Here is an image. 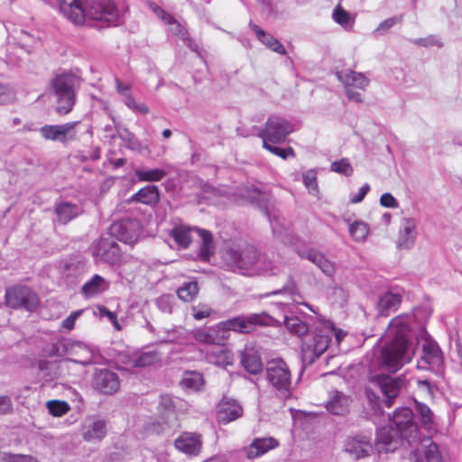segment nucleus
I'll list each match as a JSON object with an SVG mask.
<instances>
[{"mask_svg":"<svg viewBox=\"0 0 462 462\" xmlns=\"http://www.w3.org/2000/svg\"><path fill=\"white\" fill-rule=\"evenodd\" d=\"M412 320L413 316L400 315L390 322L386 329V337L390 340L383 346L379 356V365L383 369L395 373L411 360L414 355L411 343Z\"/></svg>","mask_w":462,"mask_h":462,"instance_id":"f257e3e1","label":"nucleus"},{"mask_svg":"<svg viewBox=\"0 0 462 462\" xmlns=\"http://www.w3.org/2000/svg\"><path fill=\"white\" fill-rule=\"evenodd\" d=\"M414 413L411 409L402 407L397 409L393 416V427H383L377 430L375 448L378 453L395 451L403 439L410 442V439L417 433V424L413 420Z\"/></svg>","mask_w":462,"mask_h":462,"instance_id":"f03ea898","label":"nucleus"},{"mask_svg":"<svg viewBox=\"0 0 462 462\" xmlns=\"http://www.w3.org/2000/svg\"><path fill=\"white\" fill-rule=\"evenodd\" d=\"M405 387L406 382L404 377H392L384 374H377L370 378L368 385L365 388V394L371 402H376L379 400V396L376 394L375 390L378 389L384 398L385 405L391 407L393 400Z\"/></svg>","mask_w":462,"mask_h":462,"instance_id":"7ed1b4c3","label":"nucleus"},{"mask_svg":"<svg viewBox=\"0 0 462 462\" xmlns=\"http://www.w3.org/2000/svg\"><path fill=\"white\" fill-rule=\"evenodd\" d=\"M191 338H194L200 343L222 345L227 338V335H224L222 328H219L218 323L217 326L199 328L191 332H189L182 328H174L167 333L165 341L187 345L189 343Z\"/></svg>","mask_w":462,"mask_h":462,"instance_id":"20e7f679","label":"nucleus"},{"mask_svg":"<svg viewBox=\"0 0 462 462\" xmlns=\"http://www.w3.org/2000/svg\"><path fill=\"white\" fill-rule=\"evenodd\" d=\"M79 78L71 73L57 75L51 82V87L57 97L56 111L60 115L69 114L75 106Z\"/></svg>","mask_w":462,"mask_h":462,"instance_id":"39448f33","label":"nucleus"},{"mask_svg":"<svg viewBox=\"0 0 462 462\" xmlns=\"http://www.w3.org/2000/svg\"><path fill=\"white\" fill-rule=\"evenodd\" d=\"M266 379L278 398L288 400L291 397L293 390L291 373L284 360L275 358L267 362Z\"/></svg>","mask_w":462,"mask_h":462,"instance_id":"423d86ee","label":"nucleus"},{"mask_svg":"<svg viewBox=\"0 0 462 462\" xmlns=\"http://www.w3.org/2000/svg\"><path fill=\"white\" fill-rule=\"evenodd\" d=\"M224 261L232 271H239L243 273H257L263 271L262 256L254 246L248 245L243 250L230 248L224 254Z\"/></svg>","mask_w":462,"mask_h":462,"instance_id":"0eeeda50","label":"nucleus"},{"mask_svg":"<svg viewBox=\"0 0 462 462\" xmlns=\"http://www.w3.org/2000/svg\"><path fill=\"white\" fill-rule=\"evenodd\" d=\"M192 231L197 232L201 239V244L199 249V258L204 261H208L215 251L213 236L209 231L199 227H190L180 224L175 226L171 229V236L174 239L180 247L187 248L191 242Z\"/></svg>","mask_w":462,"mask_h":462,"instance_id":"6e6552de","label":"nucleus"},{"mask_svg":"<svg viewBox=\"0 0 462 462\" xmlns=\"http://www.w3.org/2000/svg\"><path fill=\"white\" fill-rule=\"evenodd\" d=\"M274 324L275 319L272 316L266 312H261L234 317L219 322V328H222L224 335H226L229 331L247 334L254 331L257 327L273 326Z\"/></svg>","mask_w":462,"mask_h":462,"instance_id":"1a4fd4ad","label":"nucleus"},{"mask_svg":"<svg viewBox=\"0 0 462 462\" xmlns=\"http://www.w3.org/2000/svg\"><path fill=\"white\" fill-rule=\"evenodd\" d=\"M83 23L86 19L115 23L119 12L112 0H85L81 5Z\"/></svg>","mask_w":462,"mask_h":462,"instance_id":"9d476101","label":"nucleus"},{"mask_svg":"<svg viewBox=\"0 0 462 462\" xmlns=\"http://www.w3.org/2000/svg\"><path fill=\"white\" fill-rule=\"evenodd\" d=\"M422 342V354L418 360L417 367L420 370H428L434 374H440L444 366V357L438 343L426 332Z\"/></svg>","mask_w":462,"mask_h":462,"instance_id":"9b49d317","label":"nucleus"},{"mask_svg":"<svg viewBox=\"0 0 462 462\" xmlns=\"http://www.w3.org/2000/svg\"><path fill=\"white\" fill-rule=\"evenodd\" d=\"M292 124L287 119L273 116L268 118L258 136L263 139V143H272L279 144L285 142L287 136L293 132Z\"/></svg>","mask_w":462,"mask_h":462,"instance_id":"f8f14e48","label":"nucleus"},{"mask_svg":"<svg viewBox=\"0 0 462 462\" xmlns=\"http://www.w3.org/2000/svg\"><path fill=\"white\" fill-rule=\"evenodd\" d=\"M331 343L325 323L317 328L311 342H304L301 348V359L305 365H312Z\"/></svg>","mask_w":462,"mask_h":462,"instance_id":"ddd939ff","label":"nucleus"},{"mask_svg":"<svg viewBox=\"0 0 462 462\" xmlns=\"http://www.w3.org/2000/svg\"><path fill=\"white\" fill-rule=\"evenodd\" d=\"M93 256L98 262L109 265L119 264L122 261V250L116 239L110 234L101 236L93 245Z\"/></svg>","mask_w":462,"mask_h":462,"instance_id":"4468645a","label":"nucleus"},{"mask_svg":"<svg viewBox=\"0 0 462 462\" xmlns=\"http://www.w3.org/2000/svg\"><path fill=\"white\" fill-rule=\"evenodd\" d=\"M39 302L37 294L27 286L16 285L5 291V304L12 309L32 311Z\"/></svg>","mask_w":462,"mask_h":462,"instance_id":"2eb2a0df","label":"nucleus"},{"mask_svg":"<svg viewBox=\"0 0 462 462\" xmlns=\"http://www.w3.org/2000/svg\"><path fill=\"white\" fill-rule=\"evenodd\" d=\"M78 125L77 121L62 125H45L39 131L45 140L60 142L65 144L76 139Z\"/></svg>","mask_w":462,"mask_h":462,"instance_id":"dca6fc26","label":"nucleus"},{"mask_svg":"<svg viewBox=\"0 0 462 462\" xmlns=\"http://www.w3.org/2000/svg\"><path fill=\"white\" fill-rule=\"evenodd\" d=\"M109 234L125 244H132L139 236V224L134 219L125 217L113 223Z\"/></svg>","mask_w":462,"mask_h":462,"instance_id":"f3484780","label":"nucleus"},{"mask_svg":"<svg viewBox=\"0 0 462 462\" xmlns=\"http://www.w3.org/2000/svg\"><path fill=\"white\" fill-rule=\"evenodd\" d=\"M93 387L104 394H113L119 389L118 375L108 369H98L95 372Z\"/></svg>","mask_w":462,"mask_h":462,"instance_id":"a211bd4d","label":"nucleus"},{"mask_svg":"<svg viewBox=\"0 0 462 462\" xmlns=\"http://www.w3.org/2000/svg\"><path fill=\"white\" fill-rule=\"evenodd\" d=\"M175 448L189 456H197L202 447L201 435L193 432H182L174 441Z\"/></svg>","mask_w":462,"mask_h":462,"instance_id":"6ab92c4d","label":"nucleus"},{"mask_svg":"<svg viewBox=\"0 0 462 462\" xmlns=\"http://www.w3.org/2000/svg\"><path fill=\"white\" fill-rule=\"evenodd\" d=\"M243 414L242 406L235 400L224 397L218 405L217 420L222 424H227Z\"/></svg>","mask_w":462,"mask_h":462,"instance_id":"aec40b11","label":"nucleus"},{"mask_svg":"<svg viewBox=\"0 0 462 462\" xmlns=\"http://www.w3.org/2000/svg\"><path fill=\"white\" fill-rule=\"evenodd\" d=\"M416 227L417 224L414 218L402 219L397 240L399 249L408 250L414 245L417 236Z\"/></svg>","mask_w":462,"mask_h":462,"instance_id":"412c9836","label":"nucleus"},{"mask_svg":"<svg viewBox=\"0 0 462 462\" xmlns=\"http://www.w3.org/2000/svg\"><path fill=\"white\" fill-rule=\"evenodd\" d=\"M106 434V423L104 420L86 419L82 427V437L86 441L101 440Z\"/></svg>","mask_w":462,"mask_h":462,"instance_id":"4be33fe9","label":"nucleus"},{"mask_svg":"<svg viewBox=\"0 0 462 462\" xmlns=\"http://www.w3.org/2000/svg\"><path fill=\"white\" fill-rule=\"evenodd\" d=\"M78 349L85 351L88 356L82 360H73L75 363L82 364L84 365L91 363V356L89 352L80 344L73 342L69 339H61L52 346V354L58 356H63L67 355H72L77 352Z\"/></svg>","mask_w":462,"mask_h":462,"instance_id":"5701e85b","label":"nucleus"},{"mask_svg":"<svg viewBox=\"0 0 462 462\" xmlns=\"http://www.w3.org/2000/svg\"><path fill=\"white\" fill-rule=\"evenodd\" d=\"M127 360L124 363L129 367H146L155 365L162 360V355L156 350L135 352L126 356Z\"/></svg>","mask_w":462,"mask_h":462,"instance_id":"b1692460","label":"nucleus"},{"mask_svg":"<svg viewBox=\"0 0 462 462\" xmlns=\"http://www.w3.org/2000/svg\"><path fill=\"white\" fill-rule=\"evenodd\" d=\"M372 449L370 439L365 436L348 439L345 444V450L356 459L369 456Z\"/></svg>","mask_w":462,"mask_h":462,"instance_id":"393cba45","label":"nucleus"},{"mask_svg":"<svg viewBox=\"0 0 462 462\" xmlns=\"http://www.w3.org/2000/svg\"><path fill=\"white\" fill-rule=\"evenodd\" d=\"M298 254L301 258L308 259L316 264L327 276L332 277L335 273L334 263L328 260L320 252L309 248L303 251H299Z\"/></svg>","mask_w":462,"mask_h":462,"instance_id":"a878e982","label":"nucleus"},{"mask_svg":"<svg viewBox=\"0 0 462 462\" xmlns=\"http://www.w3.org/2000/svg\"><path fill=\"white\" fill-rule=\"evenodd\" d=\"M278 445L279 442L274 438H256L246 448V457L248 459L259 457L269 450L275 448Z\"/></svg>","mask_w":462,"mask_h":462,"instance_id":"bb28decb","label":"nucleus"},{"mask_svg":"<svg viewBox=\"0 0 462 462\" xmlns=\"http://www.w3.org/2000/svg\"><path fill=\"white\" fill-rule=\"evenodd\" d=\"M54 211L57 216V221L62 225L68 224L83 212L80 206L68 201L56 203Z\"/></svg>","mask_w":462,"mask_h":462,"instance_id":"cd10ccee","label":"nucleus"},{"mask_svg":"<svg viewBox=\"0 0 462 462\" xmlns=\"http://www.w3.org/2000/svg\"><path fill=\"white\" fill-rule=\"evenodd\" d=\"M60 13L75 24L83 23L82 3L79 0H57Z\"/></svg>","mask_w":462,"mask_h":462,"instance_id":"c85d7f7f","label":"nucleus"},{"mask_svg":"<svg viewBox=\"0 0 462 462\" xmlns=\"http://www.w3.org/2000/svg\"><path fill=\"white\" fill-rule=\"evenodd\" d=\"M129 200L148 206H155L160 200V190L155 185H147L134 193Z\"/></svg>","mask_w":462,"mask_h":462,"instance_id":"c756f323","label":"nucleus"},{"mask_svg":"<svg viewBox=\"0 0 462 462\" xmlns=\"http://www.w3.org/2000/svg\"><path fill=\"white\" fill-rule=\"evenodd\" d=\"M337 77L346 88L354 87L365 89L369 84V79L363 73L351 69L337 71Z\"/></svg>","mask_w":462,"mask_h":462,"instance_id":"7c9ffc66","label":"nucleus"},{"mask_svg":"<svg viewBox=\"0 0 462 462\" xmlns=\"http://www.w3.org/2000/svg\"><path fill=\"white\" fill-rule=\"evenodd\" d=\"M402 302V294L399 292L387 291L383 293L377 303L378 312L381 316H388L390 312L395 311Z\"/></svg>","mask_w":462,"mask_h":462,"instance_id":"2f4dec72","label":"nucleus"},{"mask_svg":"<svg viewBox=\"0 0 462 462\" xmlns=\"http://www.w3.org/2000/svg\"><path fill=\"white\" fill-rule=\"evenodd\" d=\"M351 400L342 393L336 392L327 403V410L334 415L344 416L348 413Z\"/></svg>","mask_w":462,"mask_h":462,"instance_id":"473e14b6","label":"nucleus"},{"mask_svg":"<svg viewBox=\"0 0 462 462\" xmlns=\"http://www.w3.org/2000/svg\"><path fill=\"white\" fill-rule=\"evenodd\" d=\"M108 287L109 283L102 276L95 274L82 286L81 292L86 298H92L106 291Z\"/></svg>","mask_w":462,"mask_h":462,"instance_id":"72a5a7b5","label":"nucleus"},{"mask_svg":"<svg viewBox=\"0 0 462 462\" xmlns=\"http://www.w3.org/2000/svg\"><path fill=\"white\" fill-rule=\"evenodd\" d=\"M252 30L255 32L258 40L264 44L266 47L271 49L273 51L279 54H285L286 50L284 46L273 35L266 33L263 29H261L258 25L250 23Z\"/></svg>","mask_w":462,"mask_h":462,"instance_id":"f704fd0d","label":"nucleus"},{"mask_svg":"<svg viewBox=\"0 0 462 462\" xmlns=\"http://www.w3.org/2000/svg\"><path fill=\"white\" fill-rule=\"evenodd\" d=\"M241 364L250 374H257L263 369L260 356L254 349H246L241 355Z\"/></svg>","mask_w":462,"mask_h":462,"instance_id":"c9c22d12","label":"nucleus"},{"mask_svg":"<svg viewBox=\"0 0 462 462\" xmlns=\"http://www.w3.org/2000/svg\"><path fill=\"white\" fill-rule=\"evenodd\" d=\"M115 128L117 136L125 143L126 148L132 151H140L142 149V143L127 128L121 127L116 124H115Z\"/></svg>","mask_w":462,"mask_h":462,"instance_id":"e433bc0d","label":"nucleus"},{"mask_svg":"<svg viewBox=\"0 0 462 462\" xmlns=\"http://www.w3.org/2000/svg\"><path fill=\"white\" fill-rule=\"evenodd\" d=\"M167 172L164 170L154 169H136L134 175L138 181L156 182L162 180Z\"/></svg>","mask_w":462,"mask_h":462,"instance_id":"4c0bfd02","label":"nucleus"},{"mask_svg":"<svg viewBox=\"0 0 462 462\" xmlns=\"http://www.w3.org/2000/svg\"><path fill=\"white\" fill-rule=\"evenodd\" d=\"M180 383L186 389L199 391L204 384L203 375L196 371H186Z\"/></svg>","mask_w":462,"mask_h":462,"instance_id":"58836bf2","label":"nucleus"},{"mask_svg":"<svg viewBox=\"0 0 462 462\" xmlns=\"http://www.w3.org/2000/svg\"><path fill=\"white\" fill-rule=\"evenodd\" d=\"M348 223V230L351 237L356 242H364L369 234V226L366 223L361 220L354 221L353 223Z\"/></svg>","mask_w":462,"mask_h":462,"instance_id":"ea45409f","label":"nucleus"},{"mask_svg":"<svg viewBox=\"0 0 462 462\" xmlns=\"http://www.w3.org/2000/svg\"><path fill=\"white\" fill-rule=\"evenodd\" d=\"M284 325L291 334L298 337L305 336L309 331L308 325L296 316L286 317Z\"/></svg>","mask_w":462,"mask_h":462,"instance_id":"a19ab883","label":"nucleus"},{"mask_svg":"<svg viewBox=\"0 0 462 462\" xmlns=\"http://www.w3.org/2000/svg\"><path fill=\"white\" fill-rule=\"evenodd\" d=\"M415 412L425 428H430L434 423V414L431 409L423 402H415Z\"/></svg>","mask_w":462,"mask_h":462,"instance_id":"79ce46f5","label":"nucleus"},{"mask_svg":"<svg viewBox=\"0 0 462 462\" xmlns=\"http://www.w3.org/2000/svg\"><path fill=\"white\" fill-rule=\"evenodd\" d=\"M266 215L268 217L273 235L282 239V236L289 230V224L284 218L278 215H271L268 212Z\"/></svg>","mask_w":462,"mask_h":462,"instance_id":"37998d69","label":"nucleus"},{"mask_svg":"<svg viewBox=\"0 0 462 462\" xmlns=\"http://www.w3.org/2000/svg\"><path fill=\"white\" fill-rule=\"evenodd\" d=\"M198 292L199 287L196 282H185L177 291L178 297L185 302L192 301L197 296Z\"/></svg>","mask_w":462,"mask_h":462,"instance_id":"c03bdc74","label":"nucleus"},{"mask_svg":"<svg viewBox=\"0 0 462 462\" xmlns=\"http://www.w3.org/2000/svg\"><path fill=\"white\" fill-rule=\"evenodd\" d=\"M333 19L337 23L340 24L346 29L351 28L354 23V21L351 20L349 13L344 10L340 5L334 9Z\"/></svg>","mask_w":462,"mask_h":462,"instance_id":"a18cd8bd","label":"nucleus"},{"mask_svg":"<svg viewBox=\"0 0 462 462\" xmlns=\"http://www.w3.org/2000/svg\"><path fill=\"white\" fill-rule=\"evenodd\" d=\"M47 408L49 410V412L55 417L63 416L70 409L68 402L57 400L49 401L47 402Z\"/></svg>","mask_w":462,"mask_h":462,"instance_id":"49530a36","label":"nucleus"},{"mask_svg":"<svg viewBox=\"0 0 462 462\" xmlns=\"http://www.w3.org/2000/svg\"><path fill=\"white\" fill-rule=\"evenodd\" d=\"M330 170L346 177L352 175L354 169L346 158L335 161L330 165Z\"/></svg>","mask_w":462,"mask_h":462,"instance_id":"de8ad7c7","label":"nucleus"},{"mask_svg":"<svg viewBox=\"0 0 462 462\" xmlns=\"http://www.w3.org/2000/svg\"><path fill=\"white\" fill-rule=\"evenodd\" d=\"M263 147L273 154H275L284 160L295 157L294 150L291 147L281 148L273 145L272 143H263Z\"/></svg>","mask_w":462,"mask_h":462,"instance_id":"09e8293b","label":"nucleus"},{"mask_svg":"<svg viewBox=\"0 0 462 462\" xmlns=\"http://www.w3.org/2000/svg\"><path fill=\"white\" fill-rule=\"evenodd\" d=\"M302 180L305 187L311 194L316 195L319 192L316 171H308L303 173Z\"/></svg>","mask_w":462,"mask_h":462,"instance_id":"8fccbe9b","label":"nucleus"},{"mask_svg":"<svg viewBox=\"0 0 462 462\" xmlns=\"http://www.w3.org/2000/svg\"><path fill=\"white\" fill-rule=\"evenodd\" d=\"M424 456L427 462H442V456L439 450V447L433 442H430V444L426 447Z\"/></svg>","mask_w":462,"mask_h":462,"instance_id":"3c124183","label":"nucleus"},{"mask_svg":"<svg viewBox=\"0 0 462 462\" xmlns=\"http://www.w3.org/2000/svg\"><path fill=\"white\" fill-rule=\"evenodd\" d=\"M239 196L247 202H256L261 196L260 191L253 187H242L239 189Z\"/></svg>","mask_w":462,"mask_h":462,"instance_id":"603ef678","label":"nucleus"},{"mask_svg":"<svg viewBox=\"0 0 462 462\" xmlns=\"http://www.w3.org/2000/svg\"><path fill=\"white\" fill-rule=\"evenodd\" d=\"M125 104L127 106V107L135 113H140L142 115H146L149 113L148 106L143 103H137L131 94L126 95Z\"/></svg>","mask_w":462,"mask_h":462,"instance_id":"864d4df0","label":"nucleus"},{"mask_svg":"<svg viewBox=\"0 0 462 462\" xmlns=\"http://www.w3.org/2000/svg\"><path fill=\"white\" fill-rule=\"evenodd\" d=\"M402 16H393L390 17L382 23L374 30V33L384 34L387 31L393 28L396 23H400L402 22Z\"/></svg>","mask_w":462,"mask_h":462,"instance_id":"5fc2aeb1","label":"nucleus"},{"mask_svg":"<svg viewBox=\"0 0 462 462\" xmlns=\"http://www.w3.org/2000/svg\"><path fill=\"white\" fill-rule=\"evenodd\" d=\"M210 361L216 363L217 365L226 366L232 364L233 358L229 352L219 348L215 354V360L210 358Z\"/></svg>","mask_w":462,"mask_h":462,"instance_id":"6e6d98bb","label":"nucleus"},{"mask_svg":"<svg viewBox=\"0 0 462 462\" xmlns=\"http://www.w3.org/2000/svg\"><path fill=\"white\" fill-rule=\"evenodd\" d=\"M167 24L171 26V32L173 34L179 36L184 42H190L188 32L182 28L180 23L177 22L174 17L173 21L169 22Z\"/></svg>","mask_w":462,"mask_h":462,"instance_id":"4d7b16f0","label":"nucleus"},{"mask_svg":"<svg viewBox=\"0 0 462 462\" xmlns=\"http://www.w3.org/2000/svg\"><path fill=\"white\" fill-rule=\"evenodd\" d=\"M412 42L416 45L423 46V47L437 46L439 48H441L443 46L442 42L440 40L437 39L433 35H430L425 38L414 39V40H412Z\"/></svg>","mask_w":462,"mask_h":462,"instance_id":"13d9d810","label":"nucleus"},{"mask_svg":"<svg viewBox=\"0 0 462 462\" xmlns=\"http://www.w3.org/2000/svg\"><path fill=\"white\" fill-rule=\"evenodd\" d=\"M158 309L163 313H171L172 298L170 295H162L156 300Z\"/></svg>","mask_w":462,"mask_h":462,"instance_id":"bf43d9fd","label":"nucleus"},{"mask_svg":"<svg viewBox=\"0 0 462 462\" xmlns=\"http://www.w3.org/2000/svg\"><path fill=\"white\" fill-rule=\"evenodd\" d=\"M282 293H288L290 295H295L297 293V285L292 277H289L288 282L282 289L273 291L268 295H277Z\"/></svg>","mask_w":462,"mask_h":462,"instance_id":"052dcab7","label":"nucleus"},{"mask_svg":"<svg viewBox=\"0 0 462 462\" xmlns=\"http://www.w3.org/2000/svg\"><path fill=\"white\" fill-rule=\"evenodd\" d=\"M325 325L330 339L332 340V338L334 337L336 342L339 344L343 337L346 336V332H344L341 329L336 328L331 322H326Z\"/></svg>","mask_w":462,"mask_h":462,"instance_id":"680f3d73","label":"nucleus"},{"mask_svg":"<svg viewBox=\"0 0 462 462\" xmlns=\"http://www.w3.org/2000/svg\"><path fill=\"white\" fill-rule=\"evenodd\" d=\"M211 313L212 310L208 306H198L192 308V316L197 320H201L205 318H208Z\"/></svg>","mask_w":462,"mask_h":462,"instance_id":"e2e57ef3","label":"nucleus"},{"mask_svg":"<svg viewBox=\"0 0 462 462\" xmlns=\"http://www.w3.org/2000/svg\"><path fill=\"white\" fill-rule=\"evenodd\" d=\"M380 204L384 208H396L399 204L396 199L389 192L383 193L380 198Z\"/></svg>","mask_w":462,"mask_h":462,"instance_id":"0e129e2a","label":"nucleus"},{"mask_svg":"<svg viewBox=\"0 0 462 462\" xmlns=\"http://www.w3.org/2000/svg\"><path fill=\"white\" fill-rule=\"evenodd\" d=\"M14 98L13 92L7 85L0 83V105L11 102Z\"/></svg>","mask_w":462,"mask_h":462,"instance_id":"69168bd1","label":"nucleus"},{"mask_svg":"<svg viewBox=\"0 0 462 462\" xmlns=\"http://www.w3.org/2000/svg\"><path fill=\"white\" fill-rule=\"evenodd\" d=\"M13 411V402L11 398L3 395L0 396V414H9Z\"/></svg>","mask_w":462,"mask_h":462,"instance_id":"338daca9","label":"nucleus"},{"mask_svg":"<svg viewBox=\"0 0 462 462\" xmlns=\"http://www.w3.org/2000/svg\"><path fill=\"white\" fill-rule=\"evenodd\" d=\"M370 190V185L368 183L364 184L358 190V192L350 198L351 203L356 204L363 201L366 194Z\"/></svg>","mask_w":462,"mask_h":462,"instance_id":"774afa93","label":"nucleus"}]
</instances>
